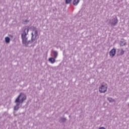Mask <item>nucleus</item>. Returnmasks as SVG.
Wrapping results in <instances>:
<instances>
[{"label":"nucleus","instance_id":"2","mask_svg":"<svg viewBox=\"0 0 129 129\" xmlns=\"http://www.w3.org/2000/svg\"><path fill=\"white\" fill-rule=\"evenodd\" d=\"M28 33H29V29L25 28L24 31L23 33L22 34L21 37L22 39V43H23L25 45H27V44H29V41H28V38L26 36L28 35Z\"/></svg>","mask_w":129,"mask_h":129},{"label":"nucleus","instance_id":"1","mask_svg":"<svg viewBox=\"0 0 129 129\" xmlns=\"http://www.w3.org/2000/svg\"><path fill=\"white\" fill-rule=\"evenodd\" d=\"M22 96V93H21L19 96L17 97V98L15 100V102L16 104V106L14 107L15 110H19V105H20V103H23L24 102V100H26L27 99V97H26L25 95H23L21 100L20 101V98Z\"/></svg>","mask_w":129,"mask_h":129},{"label":"nucleus","instance_id":"4","mask_svg":"<svg viewBox=\"0 0 129 129\" xmlns=\"http://www.w3.org/2000/svg\"><path fill=\"white\" fill-rule=\"evenodd\" d=\"M115 53H116V50L115 48L112 49L109 52L110 56L113 58L115 56Z\"/></svg>","mask_w":129,"mask_h":129},{"label":"nucleus","instance_id":"3","mask_svg":"<svg viewBox=\"0 0 129 129\" xmlns=\"http://www.w3.org/2000/svg\"><path fill=\"white\" fill-rule=\"evenodd\" d=\"M107 90V87L102 85L101 87H99V91H100V93H105L106 91Z\"/></svg>","mask_w":129,"mask_h":129},{"label":"nucleus","instance_id":"10","mask_svg":"<svg viewBox=\"0 0 129 129\" xmlns=\"http://www.w3.org/2000/svg\"><path fill=\"white\" fill-rule=\"evenodd\" d=\"M71 2H72V0H66V4L67 5H68L69 4H71Z\"/></svg>","mask_w":129,"mask_h":129},{"label":"nucleus","instance_id":"12","mask_svg":"<svg viewBox=\"0 0 129 129\" xmlns=\"http://www.w3.org/2000/svg\"><path fill=\"white\" fill-rule=\"evenodd\" d=\"M123 54H124V51H123V50H121L120 52V55H123Z\"/></svg>","mask_w":129,"mask_h":129},{"label":"nucleus","instance_id":"9","mask_svg":"<svg viewBox=\"0 0 129 129\" xmlns=\"http://www.w3.org/2000/svg\"><path fill=\"white\" fill-rule=\"evenodd\" d=\"M5 41L6 43H10L11 42V39L9 37H6L5 38Z\"/></svg>","mask_w":129,"mask_h":129},{"label":"nucleus","instance_id":"8","mask_svg":"<svg viewBox=\"0 0 129 129\" xmlns=\"http://www.w3.org/2000/svg\"><path fill=\"white\" fill-rule=\"evenodd\" d=\"M79 2L80 1L79 0H74L73 1V5L74 6H77L78 5V4H79Z\"/></svg>","mask_w":129,"mask_h":129},{"label":"nucleus","instance_id":"13","mask_svg":"<svg viewBox=\"0 0 129 129\" xmlns=\"http://www.w3.org/2000/svg\"><path fill=\"white\" fill-rule=\"evenodd\" d=\"M99 129H105V128H104V127H100Z\"/></svg>","mask_w":129,"mask_h":129},{"label":"nucleus","instance_id":"7","mask_svg":"<svg viewBox=\"0 0 129 129\" xmlns=\"http://www.w3.org/2000/svg\"><path fill=\"white\" fill-rule=\"evenodd\" d=\"M48 60L49 61V62H50L52 64H54V63H55V62H56V60H55V58H53V57H50L49 58Z\"/></svg>","mask_w":129,"mask_h":129},{"label":"nucleus","instance_id":"6","mask_svg":"<svg viewBox=\"0 0 129 129\" xmlns=\"http://www.w3.org/2000/svg\"><path fill=\"white\" fill-rule=\"evenodd\" d=\"M35 37V39H37V37H38V31L35 30L34 31V33H32V40H33V38Z\"/></svg>","mask_w":129,"mask_h":129},{"label":"nucleus","instance_id":"5","mask_svg":"<svg viewBox=\"0 0 129 129\" xmlns=\"http://www.w3.org/2000/svg\"><path fill=\"white\" fill-rule=\"evenodd\" d=\"M118 23V20H117V17H115L113 19V22L111 23L112 26H115L116 24Z\"/></svg>","mask_w":129,"mask_h":129},{"label":"nucleus","instance_id":"11","mask_svg":"<svg viewBox=\"0 0 129 129\" xmlns=\"http://www.w3.org/2000/svg\"><path fill=\"white\" fill-rule=\"evenodd\" d=\"M53 54L54 57L56 59V58H57V56H58V53H57L56 51H53Z\"/></svg>","mask_w":129,"mask_h":129}]
</instances>
